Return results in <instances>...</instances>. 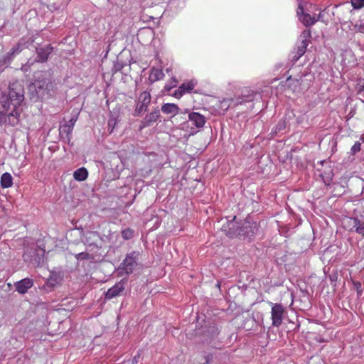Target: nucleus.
Segmentation results:
<instances>
[{"label": "nucleus", "mask_w": 364, "mask_h": 364, "mask_svg": "<svg viewBox=\"0 0 364 364\" xmlns=\"http://www.w3.org/2000/svg\"><path fill=\"white\" fill-rule=\"evenodd\" d=\"M296 13L299 21L306 27L323 21V12L311 3L299 2Z\"/></svg>", "instance_id": "nucleus-1"}, {"label": "nucleus", "mask_w": 364, "mask_h": 364, "mask_svg": "<svg viewBox=\"0 0 364 364\" xmlns=\"http://www.w3.org/2000/svg\"><path fill=\"white\" fill-rule=\"evenodd\" d=\"M36 80L29 85V90L36 92L38 97L44 98L46 95H49L52 89V84L48 80L43 77V73H38Z\"/></svg>", "instance_id": "nucleus-2"}, {"label": "nucleus", "mask_w": 364, "mask_h": 364, "mask_svg": "<svg viewBox=\"0 0 364 364\" xmlns=\"http://www.w3.org/2000/svg\"><path fill=\"white\" fill-rule=\"evenodd\" d=\"M0 113L9 117V122L12 126L16 125L18 122L20 115L19 107H14L11 101L6 98V97H2L0 99Z\"/></svg>", "instance_id": "nucleus-3"}, {"label": "nucleus", "mask_w": 364, "mask_h": 364, "mask_svg": "<svg viewBox=\"0 0 364 364\" xmlns=\"http://www.w3.org/2000/svg\"><path fill=\"white\" fill-rule=\"evenodd\" d=\"M9 99L12 105L20 107L24 100V90L21 84L18 82H12L9 86Z\"/></svg>", "instance_id": "nucleus-4"}, {"label": "nucleus", "mask_w": 364, "mask_h": 364, "mask_svg": "<svg viewBox=\"0 0 364 364\" xmlns=\"http://www.w3.org/2000/svg\"><path fill=\"white\" fill-rule=\"evenodd\" d=\"M310 37L311 31L309 29L304 30L300 35L295 48V54L293 56L294 61L298 60L305 53Z\"/></svg>", "instance_id": "nucleus-5"}, {"label": "nucleus", "mask_w": 364, "mask_h": 364, "mask_svg": "<svg viewBox=\"0 0 364 364\" xmlns=\"http://www.w3.org/2000/svg\"><path fill=\"white\" fill-rule=\"evenodd\" d=\"M151 102V95L147 91L140 93L136 102L134 115L139 116L142 112L147 110L148 106Z\"/></svg>", "instance_id": "nucleus-6"}, {"label": "nucleus", "mask_w": 364, "mask_h": 364, "mask_svg": "<svg viewBox=\"0 0 364 364\" xmlns=\"http://www.w3.org/2000/svg\"><path fill=\"white\" fill-rule=\"evenodd\" d=\"M272 307L271 309V318L272 321V326L279 327L283 321L284 313V308L282 305L279 304L269 303Z\"/></svg>", "instance_id": "nucleus-7"}, {"label": "nucleus", "mask_w": 364, "mask_h": 364, "mask_svg": "<svg viewBox=\"0 0 364 364\" xmlns=\"http://www.w3.org/2000/svg\"><path fill=\"white\" fill-rule=\"evenodd\" d=\"M198 81L196 79L183 82L172 95L174 97L180 99L186 93L191 92L197 85Z\"/></svg>", "instance_id": "nucleus-8"}, {"label": "nucleus", "mask_w": 364, "mask_h": 364, "mask_svg": "<svg viewBox=\"0 0 364 364\" xmlns=\"http://www.w3.org/2000/svg\"><path fill=\"white\" fill-rule=\"evenodd\" d=\"M136 257L137 255L135 252H132L124 259L122 265L126 274H129L133 272L137 264Z\"/></svg>", "instance_id": "nucleus-9"}, {"label": "nucleus", "mask_w": 364, "mask_h": 364, "mask_svg": "<svg viewBox=\"0 0 364 364\" xmlns=\"http://www.w3.org/2000/svg\"><path fill=\"white\" fill-rule=\"evenodd\" d=\"M348 223L353 225V228L357 233L364 237V215H360L357 218H350L348 219Z\"/></svg>", "instance_id": "nucleus-10"}, {"label": "nucleus", "mask_w": 364, "mask_h": 364, "mask_svg": "<svg viewBox=\"0 0 364 364\" xmlns=\"http://www.w3.org/2000/svg\"><path fill=\"white\" fill-rule=\"evenodd\" d=\"M236 225V223L235 221H230L228 223V228L230 229V230H232L231 232H230V235H245L247 234V236H249V231L247 230V228H250V223L249 221H245L243 225H242V229H238L237 228L236 230H235V227Z\"/></svg>", "instance_id": "nucleus-11"}, {"label": "nucleus", "mask_w": 364, "mask_h": 364, "mask_svg": "<svg viewBox=\"0 0 364 364\" xmlns=\"http://www.w3.org/2000/svg\"><path fill=\"white\" fill-rule=\"evenodd\" d=\"M188 121L191 122L196 128L199 129L204 126L206 119L203 114L198 112H192L188 114Z\"/></svg>", "instance_id": "nucleus-12"}, {"label": "nucleus", "mask_w": 364, "mask_h": 364, "mask_svg": "<svg viewBox=\"0 0 364 364\" xmlns=\"http://www.w3.org/2000/svg\"><path fill=\"white\" fill-rule=\"evenodd\" d=\"M160 117V111L159 108H155L151 113L146 115L144 120L141 122L140 129L151 125L152 123L156 122Z\"/></svg>", "instance_id": "nucleus-13"}, {"label": "nucleus", "mask_w": 364, "mask_h": 364, "mask_svg": "<svg viewBox=\"0 0 364 364\" xmlns=\"http://www.w3.org/2000/svg\"><path fill=\"white\" fill-rule=\"evenodd\" d=\"M33 284L32 279L25 278L15 284L16 291L20 294H25Z\"/></svg>", "instance_id": "nucleus-14"}, {"label": "nucleus", "mask_w": 364, "mask_h": 364, "mask_svg": "<svg viewBox=\"0 0 364 364\" xmlns=\"http://www.w3.org/2000/svg\"><path fill=\"white\" fill-rule=\"evenodd\" d=\"M124 289V283L122 282H118L107 290L106 292V298L109 299H112L118 296Z\"/></svg>", "instance_id": "nucleus-15"}, {"label": "nucleus", "mask_w": 364, "mask_h": 364, "mask_svg": "<svg viewBox=\"0 0 364 364\" xmlns=\"http://www.w3.org/2000/svg\"><path fill=\"white\" fill-rule=\"evenodd\" d=\"M53 48L47 46L46 47H41L37 49V61L44 62L47 60L48 55L51 53Z\"/></svg>", "instance_id": "nucleus-16"}, {"label": "nucleus", "mask_w": 364, "mask_h": 364, "mask_svg": "<svg viewBox=\"0 0 364 364\" xmlns=\"http://www.w3.org/2000/svg\"><path fill=\"white\" fill-rule=\"evenodd\" d=\"M99 235L95 232H87L83 236L85 244L89 246L95 245L98 241Z\"/></svg>", "instance_id": "nucleus-17"}, {"label": "nucleus", "mask_w": 364, "mask_h": 364, "mask_svg": "<svg viewBox=\"0 0 364 364\" xmlns=\"http://www.w3.org/2000/svg\"><path fill=\"white\" fill-rule=\"evenodd\" d=\"M179 107L173 103H166L161 107V111L164 114L175 116L179 112Z\"/></svg>", "instance_id": "nucleus-18"}, {"label": "nucleus", "mask_w": 364, "mask_h": 364, "mask_svg": "<svg viewBox=\"0 0 364 364\" xmlns=\"http://www.w3.org/2000/svg\"><path fill=\"white\" fill-rule=\"evenodd\" d=\"M164 73L161 69L152 68L149 77V80L151 83H154L156 81L164 79Z\"/></svg>", "instance_id": "nucleus-19"}, {"label": "nucleus", "mask_w": 364, "mask_h": 364, "mask_svg": "<svg viewBox=\"0 0 364 364\" xmlns=\"http://www.w3.org/2000/svg\"><path fill=\"white\" fill-rule=\"evenodd\" d=\"M87 176H88V171L84 167L77 168L73 173V178L75 180H76L77 181H84L87 179Z\"/></svg>", "instance_id": "nucleus-20"}, {"label": "nucleus", "mask_w": 364, "mask_h": 364, "mask_svg": "<svg viewBox=\"0 0 364 364\" xmlns=\"http://www.w3.org/2000/svg\"><path fill=\"white\" fill-rule=\"evenodd\" d=\"M1 186L3 188H8L13 185V178L9 173H4L1 176Z\"/></svg>", "instance_id": "nucleus-21"}, {"label": "nucleus", "mask_w": 364, "mask_h": 364, "mask_svg": "<svg viewBox=\"0 0 364 364\" xmlns=\"http://www.w3.org/2000/svg\"><path fill=\"white\" fill-rule=\"evenodd\" d=\"M45 255V250L42 249L35 250V256L33 259H31L34 264L41 265L43 262V257Z\"/></svg>", "instance_id": "nucleus-22"}, {"label": "nucleus", "mask_w": 364, "mask_h": 364, "mask_svg": "<svg viewBox=\"0 0 364 364\" xmlns=\"http://www.w3.org/2000/svg\"><path fill=\"white\" fill-rule=\"evenodd\" d=\"M355 22H353L352 20L344 21L341 23V28L343 31L346 32H348L350 33H356L357 30L354 28Z\"/></svg>", "instance_id": "nucleus-23"}, {"label": "nucleus", "mask_w": 364, "mask_h": 364, "mask_svg": "<svg viewBox=\"0 0 364 364\" xmlns=\"http://www.w3.org/2000/svg\"><path fill=\"white\" fill-rule=\"evenodd\" d=\"M354 28L358 33H364V15H361L358 20L355 22Z\"/></svg>", "instance_id": "nucleus-24"}, {"label": "nucleus", "mask_w": 364, "mask_h": 364, "mask_svg": "<svg viewBox=\"0 0 364 364\" xmlns=\"http://www.w3.org/2000/svg\"><path fill=\"white\" fill-rule=\"evenodd\" d=\"M73 129L68 124H65L60 126V127L59 129L60 134L62 136L64 134L66 136H68L72 133Z\"/></svg>", "instance_id": "nucleus-25"}, {"label": "nucleus", "mask_w": 364, "mask_h": 364, "mask_svg": "<svg viewBox=\"0 0 364 364\" xmlns=\"http://www.w3.org/2000/svg\"><path fill=\"white\" fill-rule=\"evenodd\" d=\"M354 9H360L364 7V0H350Z\"/></svg>", "instance_id": "nucleus-26"}, {"label": "nucleus", "mask_w": 364, "mask_h": 364, "mask_svg": "<svg viewBox=\"0 0 364 364\" xmlns=\"http://www.w3.org/2000/svg\"><path fill=\"white\" fill-rule=\"evenodd\" d=\"M176 85H177V80L175 78H172L169 82L166 84V85L164 87V90L166 92H169L173 87H176Z\"/></svg>", "instance_id": "nucleus-27"}, {"label": "nucleus", "mask_w": 364, "mask_h": 364, "mask_svg": "<svg viewBox=\"0 0 364 364\" xmlns=\"http://www.w3.org/2000/svg\"><path fill=\"white\" fill-rule=\"evenodd\" d=\"M122 236L124 239L129 240L132 237L133 232L129 228L123 230L122 231Z\"/></svg>", "instance_id": "nucleus-28"}, {"label": "nucleus", "mask_w": 364, "mask_h": 364, "mask_svg": "<svg viewBox=\"0 0 364 364\" xmlns=\"http://www.w3.org/2000/svg\"><path fill=\"white\" fill-rule=\"evenodd\" d=\"M23 49V45L22 43H19L16 47H14L11 49V55H14L16 54L19 53Z\"/></svg>", "instance_id": "nucleus-29"}, {"label": "nucleus", "mask_w": 364, "mask_h": 364, "mask_svg": "<svg viewBox=\"0 0 364 364\" xmlns=\"http://www.w3.org/2000/svg\"><path fill=\"white\" fill-rule=\"evenodd\" d=\"M360 150V143L355 142L350 149V154L354 155Z\"/></svg>", "instance_id": "nucleus-30"}, {"label": "nucleus", "mask_w": 364, "mask_h": 364, "mask_svg": "<svg viewBox=\"0 0 364 364\" xmlns=\"http://www.w3.org/2000/svg\"><path fill=\"white\" fill-rule=\"evenodd\" d=\"M77 260L87 259H89V255L87 252H80L76 255L75 256Z\"/></svg>", "instance_id": "nucleus-31"}, {"label": "nucleus", "mask_w": 364, "mask_h": 364, "mask_svg": "<svg viewBox=\"0 0 364 364\" xmlns=\"http://www.w3.org/2000/svg\"><path fill=\"white\" fill-rule=\"evenodd\" d=\"M115 124H116V121L114 119L109 120L108 126H109V127H112L111 131H110L111 132L113 131Z\"/></svg>", "instance_id": "nucleus-32"}, {"label": "nucleus", "mask_w": 364, "mask_h": 364, "mask_svg": "<svg viewBox=\"0 0 364 364\" xmlns=\"http://www.w3.org/2000/svg\"><path fill=\"white\" fill-rule=\"evenodd\" d=\"M76 120H77L76 118H72L66 124H68L73 129L75 124L76 122Z\"/></svg>", "instance_id": "nucleus-33"}, {"label": "nucleus", "mask_w": 364, "mask_h": 364, "mask_svg": "<svg viewBox=\"0 0 364 364\" xmlns=\"http://www.w3.org/2000/svg\"><path fill=\"white\" fill-rule=\"evenodd\" d=\"M279 127L278 130H281L283 127H284V122H279L277 125Z\"/></svg>", "instance_id": "nucleus-34"}, {"label": "nucleus", "mask_w": 364, "mask_h": 364, "mask_svg": "<svg viewBox=\"0 0 364 364\" xmlns=\"http://www.w3.org/2000/svg\"><path fill=\"white\" fill-rule=\"evenodd\" d=\"M255 229H256V226H255L254 228H251L250 232H252V235L255 233Z\"/></svg>", "instance_id": "nucleus-35"}, {"label": "nucleus", "mask_w": 364, "mask_h": 364, "mask_svg": "<svg viewBox=\"0 0 364 364\" xmlns=\"http://www.w3.org/2000/svg\"><path fill=\"white\" fill-rule=\"evenodd\" d=\"M204 364H209V360H208V358H206V361H205V363Z\"/></svg>", "instance_id": "nucleus-36"}, {"label": "nucleus", "mask_w": 364, "mask_h": 364, "mask_svg": "<svg viewBox=\"0 0 364 364\" xmlns=\"http://www.w3.org/2000/svg\"><path fill=\"white\" fill-rule=\"evenodd\" d=\"M48 282H49V283H50V284H52V285L53 284V283L52 282V279H51V278L49 279V281H48Z\"/></svg>", "instance_id": "nucleus-37"}, {"label": "nucleus", "mask_w": 364, "mask_h": 364, "mask_svg": "<svg viewBox=\"0 0 364 364\" xmlns=\"http://www.w3.org/2000/svg\"><path fill=\"white\" fill-rule=\"evenodd\" d=\"M24 257H25V259H27V254L24 255Z\"/></svg>", "instance_id": "nucleus-38"}, {"label": "nucleus", "mask_w": 364, "mask_h": 364, "mask_svg": "<svg viewBox=\"0 0 364 364\" xmlns=\"http://www.w3.org/2000/svg\"><path fill=\"white\" fill-rule=\"evenodd\" d=\"M146 19H147V17H145V19H143V21H146Z\"/></svg>", "instance_id": "nucleus-39"}, {"label": "nucleus", "mask_w": 364, "mask_h": 364, "mask_svg": "<svg viewBox=\"0 0 364 364\" xmlns=\"http://www.w3.org/2000/svg\"><path fill=\"white\" fill-rule=\"evenodd\" d=\"M146 19H147V17H145V19H143V21H146Z\"/></svg>", "instance_id": "nucleus-40"}, {"label": "nucleus", "mask_w": 364, "mask_h": 364, "mask_svg": "<svg viewBox=\"0 0 364 364\" xmlns=\"http://www.w3.org/2000/svg\"><path fill=\"white\" fill-rule=\"evenodd\" d=\"M149 19H152L153 18L151 16L148 17Z\"/></svg>", "instance_id": "nucleus-41"}, {"label": "nucleus", "mask_w": 364, "mask_h": 364, "mask_svg": "<svg viewBox=\"0 0 364 364\" xmlns=\"http://www.w3.org/2000/svg\"><path fill=\"white\" fill-rule=\"evenodd\" d=\"M363 87H364V82H363Z\"/></svg>", "instance_id": "nucleus-42"}]
</instances>
